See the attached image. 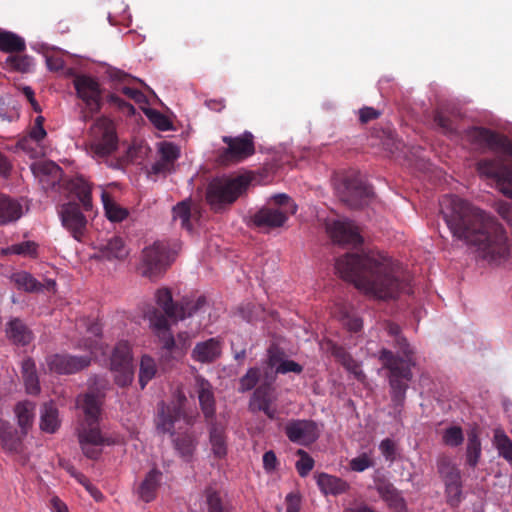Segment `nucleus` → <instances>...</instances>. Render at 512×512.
Returning <instances> with one entry per match:
<instances>
[{"mask_svg": "<svg viewBox=\"0 0 512 512\" xmlns=\"http://www.w3.org/2000/svg\"><path fill=\"white\" fill-rule=\"evenodd\" d=\"M440 211L453 237L474 246L478 257L500 263L509 255L506 232L495 217L455 195H445Z\"/></svg>", "mask_w": 512, "mask_h": 512, "instance_id": "1", "label": "nucleus"}, {"mask_svg": "<svg viewBox=\"0 0 512 512\" xmlns=\"http://www.w3.org/2000/svg\"><path fill=\"white\" fill-rule=\"evenodd\" d=\"M335 269L341 278L375 299H394L409 289L408 280L399 276L398 264L379 252L346 253L337 258Z\"/></svg>", "mask_w": 512, "mask_h": 512, "instance_id": "2", "label": "nucleus"}, {"mask_svg": "<svg viewBox=\"0 0 512 512\" xmlns=\"http://www.w3.org/2000/svg\"><path fill=\"white\" fill-rule=\"evenodd\" d=\"M385 330L389 336L394 338V347L402 353V356H398L391 350L382 348L378 357L382 367L388 370L392 405L395 410L400 411L406 399L408 383L413 378L412 367L416 365L415 352L406 337L402 335L398 324L387 322Z\"/></svg>", "mask_w": 512, "mask_h": 512, "instance_id": "3", "label": "nucleus"}, {"mask_svg": "<svg viewBox=\"0 0 512 512\" xmlns=\"http://www.w3.org/2000/svg\"><path fill=\"white\" fill-rule=\"evenodd\" d=\"M102 403L103 397L95 392L79 395L76 400L77 407L85 415V423L78 432L79 443L83 454L93 460L100 457L102 446L116 443L113 437L103 435L98 427Z\"/></svg>", "mask_w": 512, "mask_h": 512, "instance_id": "4", "label": "nucleus"}, {"mask_svg": "<svg viewBox=\"0 0 512 512\" xmlns=\"http://www.w3.org/2000/svg\"><path fill=\"white\" fill-rule=\"evenodd\" d=\"M185 396L178 403L166 405L161 402L158 406V416L156 420L157 429L162 433H169L173 437V446L181 458L185 461H190L196 449V439L192 432H184L175 434V424L181 419L184 420L187 426H192L195 423L196 416L188 415L183 408V401Z\"/></svg>", "mask_w": 512, "mask_h": 512, "instance_id": "5", "label": "nucleus"}, {"mask_svg": "<svg viewBox=\"0 0 512 512\" xmlns=\"http://www.w3.org/2000/svg\"><path fill=\"white\" fill-rule=\"evenodd\" d=\"M118 136L112 120L107 117L98 118L90 128V141L88 144L91 156L98 162L106 163L110 168L121 169L124 163L111 156L118 149Z\"/></svg>", "mask_w": 512, "mask_h": 512, "instance_id": "6", "label": "nucleus"}, {"mask_svg": "<svg viewBox=\"0 0 512 512\" xmlns=\"http://www.w3.org/2000/svg\"><path fill=\"white\" fill-rule=\"evenodd\" d=\"M251 176L241 174L213 179L206 188L205 199L210 209L221 213L229 208L240 196L246 193Z\"/></svg>", "mask_w": 512, "mask_h": 512, "instance_id": "7", "label": "nucleus"}, {"mask_svg": "<svg viewBox=\"0 0 512 512\" xmlns=\"http://www.w3.org/2000/svg\"><path fill=\"white\" fill-rule=\"evenodd\" d=\"M155 300L159 311L174 322L204 313L208 302L205 295H185L180 300L174 301L169 288L163 287L155 292Z\"/></svg>", "mask_w": 512, "mask_h": 512, "instance_id": "8", "label": "nucleus"}, {"mask_svg": "<svg viewBox=\"0 0 512 512\" xmlns=\"http://www.w3.org/2000/svg\"><path fill=\"white\" fill-rule=\"evenodd\" d=\"M148 319L153 333L161 343L162 349L174 355L185 353L191 343V337L188 332H180L175 338L171 332L169 320L158 309H153L149 313Z\"/></svg>", "mask_w": 512, "mask_h": 512, "instance_id": "9", "label": "nucleus"}, {"mask_svg": "<svg viewBox=\"0 0 512 512\" xmlns=\"http://www.w3.org/2000/svg\"><path fill=\"white\" fill-rule=\"evenodd\" d=\"M223 143L227 146L219 150L218 161L222 165L240 163L255 154L254 136L245 131L239 136H223Z\"/></svg>", "mask_w": 512, "mask_h": 512, "instance_id": "10", "label": "nucleus"}, {"mask_svg": "<svg viewBox=\"0 0 512 512\" xmlns=\"http://www.w3.org/2000/svg\"><path fill=\"white\" fill-rule=\"evenodd\" d=\"M467 139L481 149L487 148L500 156L512 158V142L490 129L473 127L467 131Z\"/></svg>", "mask_w": 512, "mask_h": 512, "instance_id": "11", "label": "nucleus"}, {"mask_svg": "<svg viewBox=\"0 0 512 512\" xmlns=\"http://www.w3.org/2000/svg\"><path fill=\"white\" fill-rule=\"evenodd\" d=\"M480 175L494 179L499 190L512 198V165L504 163L501 157L481 159L476 164Z\"/></svg>", "mask_w": 512, "mask_h": 512, "instance_id": "12", "label": "nucleus"}, {"mask_svg": "<svg viewBox=\"0 0 512 512\" xmlns=\"http://www.w3.org/2000/svg\"><path fill=\"white\" fill-rule=\"evenodd\" d=\"M340 197L347 206L358 209L369 203L373 191L358 175H351L345 178Z\"/></svg>", "mask_w": 512, "mask_h": 512, "instance_id": "13", "label": "nucleus"}, {"mask_svg": "<svg viewBox=\"0 0 512 512\" xmlns=\"http://www.w3.org/2000/svg\"><path fill=\"white\" fill-rule=\"evenodd\" d=\"M73 86L77 96L85 103L92 113H98L102 107V90L99 82L89 75H76Z\"/></svg>", "mask_w": 512, "mask_h": 512, "instance_id": "14", "label": "nucleus"}, {"mask_svg": "<svg viewBox=\"0 0 512 512\" xmlns=\"http://www.w3.org/2000/svg\"><path fill=\"white\" fill-rule=\"evenodd\" d=\"M284 432L290 442L302 446L313 444L320 436L318 424L310 419H291L286 423Z\"/></svg>", "mask_w": 512, "mask_h": 512, "instance_id": "15", "label": "nucleus"}, {"mask_svg": "<svg viewBox=\"0 0 512 512\" xmlns=\"http://www.w3.org/2000/svg\"><path fill=\"white\" fill-rule=\"evenodd\" d=\"M167 246L156 241L151 246L145 247L142 251L143 275L154 278L163 273L168 266Z\"/></svg>", "mask_w": 512, "mask_h": 512, "instance_id": "16", "label": "nucleus"}, {"mask_svg": "<svg viewBox=\"0 0 512 512\" xmlns=\"http://www.w3.org/2000/svg\"><path fill=\"white\" fill-rule=\"evenodd\" d=\"M46 363L51 372L74 374L88 367L91 363V357L89 355L53 354L47 357Z\"/></svg>", "mask_w": 512, "mask_h": 512, "instance_id": "17", "label": "nucleus"}, {"mask_svg": "<svg viewBox=\"0 0 512 512\" xmlns=\"http://www.w3.org/2000/svg\"><path fill=\"white\" fill-rule=\"evenodd\" d=\"M326 229L333 242L338 245L357 247L363 242L358 227L352 221L336 220L327 224Z\"/></svg>", "mask_w": 512, "mask_h": 512, "instance_id": "18", "label": "nucleus"}, {"mask_svg": "<svg viewBox=\"0 0 512 512\" xmlns=\"http://www.w3.org/2000/svg\"><path fill=\"white\" fill-rule=\"evenodd\" d=\"M59 215L63 227L70 232L75 240L81 241L86 231L87 219L79 205L74 202L65 203L61 206Z\"/></svg>", "mask_w": 512, "mask_h": 512, "instance_id": "19", "label": "nucleus"}, {"mask_svg": "<svg viewBox=\"0 0 512 512\" xmlns=\"http://www.w3.org/2000/svg\"><path fill=\"white\" fill-rule=\"evenodd\" d=\"M195 392L205 421L214 420L216 413V400L211 383L202 376H196Z\"/></svg>", "mask_w": 512, "mask_h": 512, "instance_id": "20", "label": "nucleus"}, {"mask_svg": "<svg viewBox=\"0 0 512 512\" xmlns=\"http://www.w3.org/2000/svg\"><path fill=\"white\" fill-rule=\"evenodd\" d=\"M375 488L381 497L386 502L388 507L394 512H407V504L401 492L387 479L381 478L376 480Z\"/></svg>", "mask_w": 512, "mask_h": 512, "instance_id": "21", "label": "nucleus"}, {"mask_svg": "<svg viewBox=\"0 0 512 512\" xmlns=\"http://www.w3.org/2000/svg\"><path fill=\"white\" fill-rule=\"evenodd\" d=\"M288 217L286 210L266 206L258 210L252 216V222L258 228L271 230L282 227L288 220Z\"/></svg>", "mask_w": 512, "mask_h": 512, "instance_id": "22", "label": "nucleus"}, {"mask_svg": "<svg viewBox=\"0 0 512 512\" xmlns=\"http://www.w3.org/2000/svg\"><path fill=\"white\" fill-rule=\"evenodd\" d=\"M221 354V342L216 338L197 343L192 351V358L201 363L214 362Z\"/></svg>", "mask_w": 512, "mask_h": 512, "instance_id": "23", "label": "nucleus"}, {"mask_svg": "<svg viewBox=\"0 0 512 512\" xmlns=\"http://www.w3.org/2000/svg\"><path fill=\"white\" fill-rule=\"evenodd\" d=\"M315 478L317 486L324 495L337 496L346 493L350 488L345 480L324 472L317 474Z\"/></svg>", "mask_w": 512, "mask_h": 512, "instance_id": "24", "label": "nucleus"}, {"mask_svg": "<svg viewBox=\"0 0 512 512\" xmlns=\"http://www.w3.org/2000/svg\"><path fill=\"white\" fill-rule=\"evenodd\" d=\"M6 335L16 345L26 346L33 340V333L19 318H13L6 324Z\"/></svg>", "mask_w": 512, "mask_h": 512, "instance_id": "25", "label": "nucleus"}, {"mask_svg": "<svg viewBox=\"0 0 512 512\" xmlns=\"http://www.w3.org/2000/svg\"><path fill=\"white\" fill-rule=\"evenodd\" d=\"M161 480L162 472L157 468L151 469L138 487L139 498L146 503L153 501L156 498Z\"/></svg>", "mask_w": 512, "mask_h": 512, "instance_id": "26", "label": "nucleus"}, {"mask_svg": "<svg viewBox=\"0 0 512 512\" xmlns=\"http://www.w3.org/2000/svg\"><path fill=\"white\" fill-rule=\"evenodd\" d=\"M23 434L19 432L11 424L0 420V440L4 450L10 453H19L22 448Z\"/></svg>", "mask_w": 512, "mask_h": 512, "instance_id": "27", "label": "nucleus"}, {"mask_svg": "<svg viewBox=\"0 0 512 512\" xmlns=\"http://www.w3.org/2000/svg\"><path fill=\"white\" fill-rule=\"evenodd\" d=\"M209 424V440L212 452L215 457L221 459L227 454V441L225 428L221 424L212 421H206Z\"/></svg>", "mask_w": 512, "mask_h": 512, "instance_id": "28", "label": "nucleus"}, {"mask_svg": "<svg viewBox=\"0 0 512 512\" xmlns=\"http://www.w3.org/2000/svg\"><path fill=\"white\" fill-rule=\"evenodd\" d=\"M21 216V204L6 195H0V225L14 222Z\"/></svg>", "mask_w": 512, "mask_h": 512, "instance_id": "29", "label": "nucleus"}, {"mask_svg": "<svg viewBox=\"0 0 512 512\" xmlns=\"http://www.w3.org/2000/svg\"><path fill=\"white\" fill-rule=\"evenodd\" d=\"M102 257L107 260H123L129 252L124 240L119 236H113L100 247Z\"/></svg>", "mask_w": 512, "mask_h": 512, "instance_id": "30", "label": "nucleus"}, {"mask_svg": "<svg viewBox=\"0 0 512 512\" xmlns=\"http://www.w3.org/2000/svg\"><path fill=\"white\" fill-rule=\"evenodd\" d=\"M437 471L444 485L462 480L460 469L447 455H441L438 457Z\"/></svg>", "mask_w": 512, "mask_h": 512, "instance_id": "31", "label": "nucleus"}, {"mask_svg": "<svg viewBox=\"0 0 512 512\" xmlns=\"http://www.w3.org/2000/svg\"><path fill=\"white\" fill-rule=\"evenodd\" d=\"M273 387L269 383L259 385L252 394L249 402V408L252 412H258L263 407L274 403Z\"/></svg>", "mask_w": 512, "mask_h": 512, "instance_id": "32", "label": "nucleus"}, {"mask_svg": "<svg viewBox=\"0 0 512 512\" xmlns=\"http://www.w3.org/2000/svg\"><path fill=\"white\" fill-rule=\"evenodd\" d=\"M70 191L81 202L85 210L92 208L91 186L83 177H76L69 182Z\"/></svg>", "mask_w": 512, "mask_h": 512, "instance_id": "33", "label": "nucleus"}, {"mask_svg": "<svg viewBox=\"0 0 512 512\" xmlns=\"http://www.w3.org/2000/svg\"><path fill=\"white\" fill-rule=\"evenodd\" d=\"M22 376L27 393L32 395L38 394L40 392V385L35 362L31 358H27L22 362Z\"/></svg>", "mask_w": 512, "mask_h": 512, "instance_id": "34", "label": "nucleus"}, {"mask_svg": "<svg viewBox=\"0 0 512 512\" xmlns=\"http://www.w3.org/2000/svg\"><path fill=\"white\" fill-rule=\"evenodd\" d=\"M12 282L15 284L17 289L25 292L33 293L39 292L43 289V285L39 282L32 274L26 271H19L13 273L11 276Z\"/></svg>", "mask_w": 512, "mask_h": 512, "instance_id": "35", "label": "nucleus"}, {"mask_svg": "<svg viewBox=\"0 0 512 512\" xmlns=\"http://www.w3.org/2000/svg\"><path fill=\"white\" fill-rule=\"evenodd\" d=\"M26 49L23 38L15 33L0 31V50L6 53H20Z\"/></svg>", "mask_w": 512, "mask_h": 512, "instance_id": "36", "label": "nucleus"}, {"mask_svg": "<svg viewBox=\"0 0 512 512\" xmlns=\"http://www.w3.org/2000/svg\"><path fill=\"white\" fill-rule=\"evenodd\" d=\"M35 405L32 402H20L15 407V413L18 419V425L22 430L23 436H26L31 427L34 417Z\"/></svg>", "mask_w": 512, "mask_h": 512, "instance_id": "37", "label": "nucleus"}, {"mask_svg": "<svg viewBox=\"0 0 512 512\" xmlns=\"http://www.w3.org/2000/svg\"><path fill=\"white\" fill-rule=\"evenodd\" d=\"M34 65L35 64L33 58L28 55L11 54L6 58L4 62V68L9 71L20 73L31 72L34 68Z\"/></svg>", "mask_w": 512, "mask_h": 512, "instance_id": "38", "label": "nucleus"}, {"mask_svg": "<svg viewBox=\"0 0 512 512\" xmlns=\"http://www.w3.org/2000/svg\"><path fill=\"white\" fill-rule=\"evenodd\" d=\"M131 347L128 342L121 341L114 348L111 357V369L133 366Z\"/></svg>", "mask_w": 512, "mask_h": 512, "instance_id": "39", "label": "nucleus"}, {"mask_svg": "<svg viewBox=\"0 0 512 512\" xmlns=\"http://www.w3.org/2000/svg\"><path fill=\"white\" fill-rule=\"evenodd\" d=\"M493 445L499 455L512 465V440L503 429L497 428L494 430Z\"/></svg>", "mask_w": 512, "mask_h": 512, "instance_id": "40", "label": "nucleus"}, {"mask_svg": "<svg viewBox=\"0 0 512 512\" xmlns=\"http://www.w3.org/2000/svg\"><path fill=\"white\" fill-rule=\"evenodd\" d=\"M58 426V411L56 407L51 402L45 403L41 411V429L48 433H54Z\"/></svg>", "mask_w": 512, "mask_h": 512, "instance_id": "41", "label": "nucleus"}, {"mask_svg": "<svg viewBox=\"0 0 512 512\" xmlns=\"http://www.w3.org/2000/svg\"><path fill=\"white\" fill-rule=\"evenodd\" d=\"M101 198L106 216L109 220L113 222H120L127 217V210L115 203L107 192L103 191Z\"/></svg>", "mask_w": 512, "mask_h": 512, "instance_id": "42", "label": "nucleus"}, {"mask_svg": "<svg viewBox=\"0 0 512 512\" xmlns=\"http://www.w3.org/2000/svg\"><path fill=\"white\" fill-rule=\"evenodd\" d=\"M208 512H231V505L223 501L220 493L211 487L204 492Z\"/></svg>", "mask_w": 512, "mask_h": 512, "instance_id": "43", "label": "nucleus"}, {"mask_svg": "<svg viewBox=\"0 0 512 512\" xmlns=\"http://www.w3.org/2000/svg\"><path fill=\"white\" fill-rule=\"evenodd\" d=\"M481 451V441L478 434L474 431L470 432L466 446V462L470 467L474 468L477 466L481 457Z\"/></svg>", "mask_w": 512, "mask_h": 512, "instance_id": "44", "label": "nucleus"}, {"mask_svg": "<svg viewBox=\"0 0 512 512\" xmlns=\"http://www.w3.org/2000/svg\"><path fill=\"white\" fill-rule=\"evenodd\" d=\"M157 371L154 359L148 355H144L140 362L139 383L144 389L147 383L153 379Z\"/></svg>", "mask_w": 512, "mask_h": 512, "instance_id": "45", "label": "nucleus"}, {"mask_svg": "<svg viewBox=\"0 0 512 512\" xmlns=\"http://www.w3.org/2000/svg\"><path fill=\"white\" fill-rule=\"evenodd\" d=\"M173 219H179L181 221V227L190 231L192 230V224L190 222L191 209L190 204L187 201L179 202L172 210Z\"/></svg>", "mask_w": 512, "mask_h": 512, "instance_id": "46", "label": "nucleus"}, {"mask_svg": "<svg viewBox=\"0 0 512 512\" xmlns=\"http://www.w3.org/2000/svg\"><path fill=\"white\" fill-rule=\"evenodd\" d=\"M444 486L447 504L453 508L458 507L462 501V480L454 483H447Z\"/></svg>", "mask_w": 512, "mask_h": 512, "instance_id": "47", "label": "nucleus"}, {"mask_svg": "<svg viewBox=\"0 0 512 512\" xmlns=\"http://www.w3.org/2000/svg\"><path fill=\"white\" fill-rule=\"evenodd\" d=\"M37 247L38 245L34 241H24L7 247L3 250V253L22 256H36Z\"/></svg>", "mask_w": 512, "mask_h": 512, "instance_id": "48", "label": "nucleus"}, {"mask_svg": "<svg viewBox=\"0 0 512 512\" xmlns=\"http://www.w3.org/2000/svg\"><path fill=\"white\" fill-rule=\"evenodd\" d=\"M296 455L299 456V460L295 463V468L301 477H306L314 468V459L303 449H298Z\"/></svg>", "mask_w": 512, "mask_h": 512, "instance_id": "49", "label": "nucleus"}, {"mask_svg": "<svg viewBox=\"0 0 512 512\" xmlns=\"http://www.w3.org/2000/svg\"><path fill=\"white\" fill-rule=\"evenodd\" d=\"M442 441L450 447H458L464 441L463 430L460 426H450L443 431Z\"/></svg>", "mask_w": 512, "mask_h": 512, "instance_id": "50", "label": "nucleus"}, {"mask_svg": "<svg viewBox=\"0 0 512 512\" xmlns=\"http://www.w3.org/2000/svg\"><path fill=\"white\" fill-rule=\"evenodd\" d=\"M434 122L443 134L451 136L456 133L454 120L445 113L437 111L434 115Z\"/></svg>", "mask_w": 512, "mask_h": 512, "instance_id": "51", "label": "nucleus"}, {"mask_svg": "<svg viewBox=\"0 0 512 512\" xmlns=\"http://www.w3.org/2000/svg\"><path fill=\"white\" fill-rule=\"evenodd\" d=\"M260 378V370L259 368L253 367L250 368L245 375L240 378L239 381V391L246 392L252 390L258 383Z\"/></svg>", "mask_w": 512, "mask_h": 512, "instance_id": "52", "label": "nucleus"}, {"mask_svg": "<svg viewBox=\"0 0 512 512\" xmlns=\"http://www.w3.org/2000/svg\"><path fill=\"white\" fill-rule=\"evenodd\" d=\"M160 157L174 167L175 161L180 156V151L176 145L171 142H163L159 148Z\"/></svg>", "mask_w": 512, "mask_h": 512, "instance_id": "53", "label": "nucleus"}, {"mask_svg": "<svg viewBox=\"0 0 512 512\" xmlns=\"http://www.w3.org/2000/svg\"><path fill=\"white\" fill-rule=\"evenodd\" d=\"M112 371L115 373V382L119 386L126 387L132 383L134 377V366L120 367L112 369Z\"/></svg>", "mask_w": 512, "mask_h": 512, "instance_id": "54", "label": "nucleus"}, {"mask_svg": "<svg viewBox=\"0 0 512 512\" xmlns=\"http://www.w3.org/2000/svg\"><path fill=\"white\" fill-rule=\"evenodd\" d=\"M276 207L275 209L286 210V215H294L297 211V205L286 194H277L272 197Z\"/></svg>", "mask_w": 512, "mask_h": 512, "instance_id": "55", "label": "nucleus"}, {"mask_svg": "<svg viewBox=\"0 0 512 512\" xmlns=\"http://www.w3.org/2000/svg\"><path fill=\"white\" fill-rule=\"evenodd\" d=\"M341 321L342 324L350 331L357 333L362 329L363 322L362 319L356 316L353 313H350L348 310H343L341 312Z\"/></svg>", "mask_w": 512, "mask_h": 512, "instance_id": "56", "label": "nucleus"}, {"mask_svg": "<svg viewBox=\"0 0 512 512\" xmlns=\"http://www.w3.org/2000/svg\"><path fill=\"white\" fill-rule=\"evenodd\" d=\"M349 466L352 471L363 472L373 466V461L366 453H363L358 457L351 459Z\"/></svg>", "mask_w": 512, "mask_h": 512, "instance_id": "57", "label": "nucleus"}, {"mask_svg": "<svg viewBox=\"0 0 512 512\" xmlns=\"http://www.w3.org/2000/svg\"><path fill=\"white\" fill-rule=\"evenodd\" d=\"M107 101L109 104L116 106L119 110L126 113L127 115H134L136 110L134 106L116 94H110L107 97Z\"/></svg>", "mask_w": 512, "mask_h": 512, "instance_id": "58", "label": "nucleus"}, {"mask_svg": "<svg viewBox=\"0 0 512 512\" xmlns=\"http://www.w3.org/2000/svg\"><path fill=\"white\" fill-rule=\"evenodd\" d=\"M328 350L342 366H344V364L352 357L344 347L339 346L334 342L328 343Z\"/></svg>", "mask_w": 512, "mask_h": 512, "instance_id": "59", "label": "nucleus"}, {"mask_svg": "<svg viewBox=\"0 0 512 512\" xmlns=\"http://www.w3.org/2000/svg\"><path fill=\"white\" fill-rule=\"evenodd\" d=\"M151 122L160 130H169L171 123L169 119L162 113L156 110H151L147 113Z\"/></svg>", "mask_w": 512, "mask_h": 512, "instance_id": "60", "label": "nucleus"}, {"mask_svg": "<svg viewBox=\"0 0 512 512\" xmlns=\"http://www.w3.org/2000/svg\"><path fill=\"white\" fill-rule=\"evenodd\" d=\"M37 146L38 142H36V140L32 138L30 134L21 136L16 143V147L18 149H21L30 155H33L36 152Z\"/></svg>", "mask_w": 512, "mask_h": 512, "instance_id": "61", "label": "nucleus"}, {"mask_svg": "<svg viewBox=\"0 0 512 512\" xmlns=\"http://www.w3.org/2000/svg\"><path fill=\"white\" fill-rule=\"evenodd\" d=\"M379 450L387 461L392 462L395 460L396 445L392 439L386 438L382 440L379 445Z\"/></svg>", "mask_w": 512, "mask_h": 512, "instance_id": "62", "label": "nucleus"}, {"mask_svg": "<svg viewBox=\"0 0 512 512\" xmlns=\"http://www.w3.org/2000/svg\"><path fill=\"white\" fill-rule=\"evenodd\" d=\"M302 371L303 367L293 360H284L275 369L277 374H287L289 372L300 374Z\"/></svg>", "mask_w": 512, "mask_h": 512, "instance_id": "63", "label": "nucleus"}, {"mask_svg": "<svg viewBox=\"0 0 512 512\" xmlns=\"http://www.w3.org/2000/svg\"><path fill=\"white\" fill-rule=\"evenodd\" d=\"M286 512H300L301 496L298 492H291L285 498Z\"/></svg>", "mask_w": 512, "mask_h": 512, "instance_id": "64", "label": "nucleus"}]
</instances>
